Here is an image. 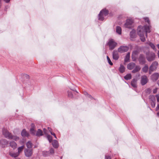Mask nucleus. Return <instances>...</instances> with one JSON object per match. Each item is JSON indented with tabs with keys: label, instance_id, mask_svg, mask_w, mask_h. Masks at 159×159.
Returning <instances> with one entry per match:
<instances>
[{
	"label": "nucleus",
	"instance_id": "f257e3e1",
	"mask_svg": "<svg viewBox=\"0 0 159 159\" xmlns=\"http://www.w3.org/2000/svg\"><path fill=\"white\" fill-rule=\"evenodd\" d=\"M137 30L138 34L140 37L141 41L144 42L145 41L144 35L145 34L147 37V33L150 32L149 26L147 25H145L143 26L140 25L138 27Z\"/></svg>",
	"mask_w": 159,
	"mask_h": 159
},
{
	"label": "nucleus",
	"instance_id": "f03ea898",
	"mask_svg": "<svg viewBox=\"0 0 159 159\" xmlns=\"http://www.w3.org/2000/svg\"><path fill=\"white\" fill-rule=\"evenodd\" d=\"M127 68L129 70H134L132 71L133 73H136L140 71L141 68L139 66L136 65V64L133 62H131L127 65Z\"/></svg>",
	"mask_w": 159,
	"mask_h": 159
},
{
	"label": "nucleus",
	"instance_id": "7ed1b4c3",
	"mask_svg": "<svg viewBox=\"0 0 159 159\" xmlns=\"http://www.w3.org/2000/svg\"><path fill=\"white\" fill-rule=\"evenodd\" d=\"M108 13V10L103 9L101 11L98 15L99 20L102 21L104 19V17L107 15Z\"/></svg>",
	"mask_w": 159,
	"mask_h": 159
},
{
	"label": "nucleus",
	"instance_id": "20e7f679",
	"mask_svg": "<svg viewBox=\"0 0 159 159\" xmlns=\"http://www.w3.org/2000/svg\"><path fill=\"white\" fill-rule=\"evenodd\" d=\"M117 43L113 39H109L107 43V45L110 50L113 49L117 45Z\"/></svg>",
	"mask_w": 159,
	"mask_h": 159
},
{
	"label": "nucleus",
	"instance_id": "39448f33",
	"mask_svg": "<svg viewBox=\"0 0 159 159\" xmlns=\"http://www.w3.org/2000/svg\"><path fill=\"white\" fill-rule=\"evenodd\" d=\"M146 58L149 61H151L155 59V55L152 52H148L146 53Z\"/></svg>",
	"mask_w": 159,
	"mask_h": 159
},
{
	"label": "nucleus",
	"instance_id": "423d86ee",
	"mask_svg": "<svg viewBox=\"0 0 159 159\" xmlns=\"http://www.w3.org/2000/svg\"><path fill=\"white\" fill-rule=\"evenodd\" d=\"M158 65V63L157 61L153 62L149 68V72L150 74L151 72L157 69V66Z\"/></svg>",
	"mask_w": 159,
	"mask_h": 159
},
{
	"label": "nucleus",
	"instance_id": "0eeeda50",
	"mask_svg": "<svg viewBox=\"0 0 159 159\" xmlns=\"http://www.w3.org/2000/svg\"><path fill=\"white\" fill-rule=\"evenodd\" d=\"M2 134L6 138L9 139L11 135V134L10 133L7 129H3L2 130Z\"/></svg>",
	"mask_w": 159,
	"mask_h": 159
},
{
	"label": "nucleus",
	"instance_id": "6e6552de",
	"mask_svg": "<svg viewBox=\"0 0 159 159\" xmlns=\"http://www.w3.org/2000/svg\"><path fill=\"white\" fill-rule=\"evenodd\" d=\"M148 81L147 76L145 75H142L141 77L140 83L142 85L146 84Z\"/></svg>",
	"mask_w": 159,
	"mask_h": 159
},
{
	"label": "nucleus",
	"instance_id": "1a4fd4ad",
	"mask_svg": "<svg viewBox=\"0 0 159 159\" xmlns=\"http://www.w3.org/2000/svg\"><path fill=\"white\" fill-rule=\"evenodd\" d=\"M9 142L7 139H2L0 140V146L2 148L7 147Z\"/></svg>",
	"mask_w": 159,
	"mask_h": 159
},
{
	"label": "nucleus",
	"instance_id": "9d476101",
	"mask_svg": "<svg viewBox=\"0 0 159 159\" xmlns=\"http://www.w3.org/2000/svg\"><path fill=\"white\" fill-rule=\"evenodd\" d=\"M129 48L127 46H121L118 49V51L120 53H123L127 52Z\"/></svg>",
	"mask_w": 159,
	"mask_h": 159
},
{
	"label": "nucleus",
	"instance_id": "9b49d317",
	"mask_svg": "<svg viewBox=\"0 0 159 159\" xmlns=\"http://www.w3.org/2000/svg\"><path fill=\"white\" fill-rule=\"evenodd\" d=\"M24 152L25 156L28 157L31 156L33 153L32 149H25Z\"/></svg>",
	"mask_w": 159,
	"mask_h": 159
},
{
	"label": "nucleus",
	"instance_id": "f8f14e48",
	"mask_svg": "<svg viewBox=\"0 0 159 159\" xmlns=\"http://www.w3.org/2000/svg\"><path fill=\"white\" fill-rule=\"evenodd\" d=\"M133 23V21L130 19H128L126 20V22L124 25V26L126 28H130L131 27V25Z\"/></svg>",
	"mask_w": 159,
	"mask_h": 159
},
{
	"label": "nucleus",
	"instance_id": "ddd939ff",
	"mask_svg": "<svg viewBox=\"0 0 159 159\" xmlns=\"http://www.w3.org/2000/svg\"><path fill=\"white\" fill-rule=\"evenodd\" d=\"M113 58L115 60H117L119 57L118 52L116 50H114L112 52Z\"/></svg>",
	"mask_w": 159,
	"mask_h": 159
},
{
	"label": "nucleus",
	"instance_id": "4468645a",
	"mask_svg": "<svg viewBox=\"0 0 159 159\" xmlns=\"http://www.w3.org/2000/svg\"><path fill=\"white\" fill-rule=\"evenodd\" d=\"M159 77V74L158 73L153 74L151 76V80L153 81H155L158 79Z\"/></svg>",
	"mask_w": 159,
	"mask_h": 159
},
{
	"label": "nucleus",
	"instance_id": "2eb2a0df",
	"mask_svg": "<svg viewBox=\"0 0 159 159\" xmlns=\"http://www.w3.org/2000/svg\"><path fill=\"white\" fill-rule=\"evenodd\" d=\"M139 61L141 64H144L145 62V58L144 55H140L139 59Z\"/></svg>",
	"mask_w": 159,
	"mask_h": 159
},
{
	"label": "nucleus",
	"instance_id": "dca6fc26",
	"mask_svg": "<svg viewBox=\"0 0 159 159\" xmlns=\"http://www.w3.org/2000/svg\"><path fill=\"white\" fill-rule=\"evenodd\" d=\"M138 54V52L137 50L133 51L132 55V58L133 61H135L136 59V56Z\"/></svg>",
	"mask_w": 159,
	"mask_h": 159
},
{
	"label": "nucleus",
	"instance_id": "f3484780",
	"mask_svg": "<svg viewBox=\"0 0 159 159\" xmlns=\"http://www.w3.org/2000/svg\"><path fill=\"white\" fill-rule=\"evenodd\" d=\"M9 144L10 146L14 149L16 148L17 147L16 143L14 141H10Z\"/></svg>",
	"mask_w": 159,
	"mask_h": 159
},
{
	"label": "nucleus",
	"instance_id": "a211bd4d",
	"mask_svg": "<svg viewBox=\"0 0 159 159\" xmlns=\"http://www.w3.org/2000/svg\"><path fill=\"white\" fill-rule=\"evenodd\" d=\"M137 80L136 79H134L131 82V85L134 88H136L137 87Z\"/></svg>",
	"mask_w": 159,
	"mask_h": 159
},
{
	"label": "nucleus",
	"instance_id": "6ab92c4d",
	"mask_svg": "<svg viewBox=\"0 0 159 159\" xmlns=\"http://www.w3.org/2000/svg\"><path fill=\"white\" fill-rule=\"evenodd\" d=\"M21 135L23 137H28L29 134L25 129H23L21 133Z\"/></svg>",
	"mask_w": 159,
	"mask_h": 159
},
{
	"label": "nucleus",
	"instance_id": "aec40b11",
	"mask_svg": "<svg viewBox=\"0 0 159 159\" xmlns=\"http://www.w3.org/2000/svg\"><path fill=\"white\" fill-rule=\"evenodd\" d=\"M35 125L34 124H32L31 125V128L30 129V133L34 135L35 134V131L34 130Z\"/></svg>",
	"mask_w": 159,
	"mask_h": 159
},
{
	"label": "nucleus",
	"instance_id": "412c9836",
	"mask_svg": "<svg viewBox=\"0 0 159 159\" xmlns=\"http://www.w3.org/2000/svg\"><path fill=\"white\" fill-rule=\"evenodd\" d=\"M9 155L11 157L16 158L18 157L19 155L17 152L16 153H12L11 152H9Z\"/></svg>",
	"mask_w": 159,
	"mask_h": 159
},
{
	"label": "nucleus",
	"instance_id": "4be33fe9",
	"mask_svg": "<svg viewBox=\"0 0 159 159\" xmlns=\"http://www.w3.org/2000/svg\"><path fill=\"white\" fill-rule=\"evenodd\" d=\"M52 145L55 148H57L58 147L59 145L58 142L56 140H54Z\"/></svg>",
	"mask_w": 159,
	"mask_h": 159
},
{
	"label": "nucleus",
	"instance_id": "5701e85b",
	"mask_svg": "<svg viewBox=\"0 0 159 159\" xmlns=\"http://www.w3.org/2000/svg\"><path fill=\"white\" fill-rule=\"evenodd\" d=\"M135 30H133L130 33V37L131 38H134L135 37Z\"/></svg>",
	"mask_w": 159,
	"mask_h": 159
},
{
	"label": "nucleus",
	"instance_id": "b1692460",
	"mask_svg": "<svg viewBox=\"0 0 159 159\" xmlns=\"http://www.w3.org/2000/svg\"><path fill=\"white\" fill-rule=\"evenodd\" d=\"M19 139V138L17 136L13 135L11 134L9 139H13L15 141L18 140Z\"/></svg>",
	"mask_w": 159,
	"mask_h": 159
},
{
	"label": "nucleus",
	"instance_id": "393cba45",
	"mask_svg": "<svg viewBox=\"0 0 159 159\" xmlns=\"http://www.w3.org/2000/svg\"><path fill=\"white\" fill-rule=\"evenodd\" d=\"M116 31L119 34H121V27L119 26H117L116 27Z\"/></svg>",
	"mask_w": 159,
	"mask_h": 159
},
{
	"label": "nucleus",
	"instance_id": "a878e982",
	"mask_svg": "<svg viewBox=\"0 0 159 159\" xmlns=\"http://www.w3.org/2000/svg\"><path fill=\"white\" fill-rule=\"evenodd\" d=\"M24 148V145L20 147H19L17 148L18 152V154L20 155V154L21 153L23 150Z\"/></svg>",
	"mask_w": 159,
	"mask_h": 159
},
{
	"label": "nucleus",
	"instance_id": "bb28decb",
	"mask_svg": "<svg viewBox=\"0 0 159 159\" xmlns=\"http://www.w3.org/2000/svg\"><path fill=\"white\" fill-rule=\"evenodd\" d=\"M125 67L123 65H120L119 69V70L120 72L123 73L125 71Z\"/></svg>",
	"mask_w": 159,
	"mask_h": 159
},
{
	"label": "nucleus",
	"instance_id": "cd10ccee",
	"mask_svg": "<svg viewBox=\"0 0 159 159\" xmlns=\"http://www.w3.org/2000/svg\"><path fill=\"white\" fill-rule=\"evenodd\" d=\"M130 53L129 52L127 53L125 59V62H127L129 61L130 58Z\"/></svg>",
	"mask_w": 159,
	"mask_h": 159
},
{
	"label": "nucleus",
	"instance_id": "c85d7f7f",
	"mask_svg": "<svg viewBox=\"0 0 159 159\" xmlns=\"http://www.w3.org/2000/svg\"><path fill=\"white\" fill-rule=\"evenodd\" d=\"M43 135V132L40 129H38L36 135L39 136Z\"/></svg>",
	"mask_w": 159,
	"mask_h": 159
},
{
	"label": "nucleus",
	"instance_id": "c756f323",
	"mask_svg": "<svg viewBox=\"0 0 159 159\" xmlns=\"http://www.w3.org/2000/svg\"><path fill=\"white\" fill-rule=\"evenodd\" d=\"M132 76L130 74H128L126 75L124 77V79L126 80H129L131 78Z\"/></svg>",
	"mask_w": 159,
	"mask_h": 159
},
{
	"label": "nucleus",
	"instance_id": "7c9ffc66",
	"mask_svg": "<svg viewBox=\"0 0 159 159\" xmlns=\"http://www.w3.org/2000/svg\"><path fill=\"white\" fill-rule=\"evenodd\" d=\"M154 50H156V47L154 45V44L151 43L150 42H149L147 43Z\"/></svg>",
	"mask_w": 159,
	"mask_h": 159
},
{
	"label": "nucleus",
	"instance_id": "2f4dec72",
	"mask_svg": "<svg viewBox=\"0 0 159 159\" xmlns=\"http://www.w3.org/2000/svg\"><path fill=\"white\" fill-rule=\"evenodd\" d=\"M148 66L146 65H145L143 68H142V70L143 71L145 72L146 73L148 71Z\"/></svg>",
	"mask_w": 159,
	"mask_h": 159
},
{
	"label": "nucleus",
	"instance_id": "473e14b6",
	"mask_svg": "<svg viewBox=\"0 0 159 159\" xmlns=\"http://www.w3.org/2000/svg\"><path fill=\"white\" fill-rule=\"evenodd\" d=\"M149 98L151 101V102H156L155 98V96L154 95L150 96Z\"/></svg>",
	"mask_w": 159,
	"mask_h": 159
},
{
	"label": "nucleus",
	"instance_id": "72a5a7b5",
	"mask_svg": "<svg viewBox=\"0 0 159 159\" xmlns=\"http://www.w3.org/2000/svg\"><path fill=\"white\" fill-rule=\"evenodd\" d=\"M26 145L27 148H30L32 147V143L30 141H29L26 143Z\"/></svg>",
	"mask_w": 159,
	"mask_h": 159
},
{
	"label": "nucleus",
	"instance_id": "f704fd0d",
	"mask_svg": "<svg viewBox=\"0 0 159 159\" xmlns=\"http://www.w3.org/2000/svg\"><path fill=\"white\" fill-rule=\"evenodd\" d=\"M47 138L48 140H49V142H51L52 139V137L50 135H47Z\"/></svg>",
	"mask_w": 159,
	"mask_h": 159
},
{
	"label": "nucleus",
	"instance_id": "c9c22d12",
	"mask_svg": "<svg viewBox=\"0 0 159 159\" xmlns=\"http://www.w3.org/2000/svg\"><path fill=\"white\" fill-rule=\"evenodd\" d=\"M49 152L48 151H43V154L44 156H47L49 155Z\"/></svg>",
	"mask_w": 159,
	"mask_h": 159
},
{
	"label": "nucleus",
	"instance_id": "e433bc0d",
	"mask_svg": "<svg viewBox=\"0 0 159 159\" xmlns=\"http://www.w3.org/2000/svg\"><path fill=\"white\" fill-rule=\"evenodd\" d=\"M107 61H108V62L109 64L110 65H111V66L112 65H113V63L111 62V60L109 58V57H108V56H107Z\"/></svg>",
	"mask_w": 159,
	"mask_h": 159
},
{
	"label": "nucleus",
	"instance_id": "4c0bfd02",
	"mask_svg": "<svg viewBox=\"0 0 159 159\" xmlns=\"http://www.w3.org/2000/svg\"><path fill=\"white\" fill-rule=\"evenodd\" d=\"M68 96L70 98H73V95L72 94V92L71 91L68 92Z\"/></svg>",
	"mask_w": 159,
	"mask_h": 159
},
{
	"label": "nucleus",
	"instance_id": "58836bf2",
	"mask_svg": "<svg viewBox=\"0 0 159 159\" xmlns=\"http://www.w3.org/2000/svg\"><path fill=\"white\" fill-rule=\"evenodd\" d=\"M49 152L51 154H53L54 153V150L53 148H51L49 150Z\"/></svg>",
	"mask_w": 159,
	"mask_h": 159
},
{
	"label": "nucleus",
	"instance_id": "ea45409f",
	"mask_svg": "<svg viewBox=\"0 0 159 159\" xmlns=\"http://www.w3.org/2000/svg\"><path fill=\"white\" fill-rule=\"evenodd\" d=\"M151 105L153 108L156 105V102H151Z\"/></svg>",
	"mask_w": 159,
	"mask_h": 159
},
{
	"label": "nucleus",
	"instance_id": "a19ab883",
	"mask_svg": "<svg viewBox=\"0 0 159 159\" xmlns=\"http://www.w3.org/2000/svg\"><path fill=\"white\" fill-rule=\"evenodd\" d=\"M84 94L85 95H87L88 97L89 98H90L91 99H92V98H92V97L90 95H89L88 94V93H87L86 92H85L84 93Z\"/></svg>",
	"mask_w": 159,
	"mask_h": 159
},
{
	"label": "nucleus",
	"instance_id": "79ce46f5",
	"mask_svg": "<svg viewBox=\"0 0 159 159\" xmlns=\"http://www.w3.org/2000/svg\"><path fill=\"white\" fill-rule=\"evenodd\" d=\"M144 19L145 20V21L148 22V23H149V20L148 18L146 17V18H144Z\"/></svg>",
	"mask_w": 159,
	"mask_h": 159
},
{
	"label": "nucleus",
	"instance_id": "37998d69",
	"mask_svg": "<svg viewBox=\"0 0 159 159\" xmlns=\"http://www.w3.org/2000/svg\"><path fill=\"white\" fill-rule=\"evenodd\" d=\"M158 88H156L155 89H154L153 91V93H157V91Z\"/></svg>",
	"mask_w": 159,
	"mask_h": 159
},
{
	"label": "nucleus",
	"instance_id": "c03bdc74",
	"mask_svg": "<svg viewBox=\"0 0 159 159\" xmlns=\"http://www.w3.org/2000/svg\"><path fill=\"white\" fill-rule=\"evenodd\" d=\"M151 92V89L150 88L146 90V92L147 93H149Z\"/></svg>",
	"mask_w": 159,
	"mask_h": 159
},
{
	"label": "nucleus",
	"instance_id": "a18cd8bd",
	"mask_svg": "<svg viewBox=\"0 0 159 159\" xmlns=\"http://www.w3.org/2000/svg\"><path fill=\"white\" fill-rule=\"evenodd\" d=\"M156 97L157 98V101L158 102H159V94H157L156 95Z\"/></svg>",
	"mask_w": 159,
	"mask_h": 159
},
{
	"label": "nucleus",
	"instance_id": "49530a36",
	"mask_svg": "<svg viewBox=\"0 0 159 159\" xmlns=\"http://www.w3.org/2000/svg\"><path fill=\"white\" fill-rule=\"evenodd\" d=\"M105 158V159H111V157L108 155H106Z\"/></svg>",
	"mask_w": 159,
	"mask_h": 159
},
{
	"label": "nucleus",
	"instance_id": "de8ad7c7",
	"mask_svg": "<svg viewBox=\"0 0 159 159\" xmlns=\"http://www.w3.org/2000/svg\"><path fill=\"white\" fill-rule=\"evenodd\" d=\"M43 130L44 134L46 135H47V130L46 129H44Z\"/></svg>",
	"mask_w": 159,
	"mask_h": 159
},
{
	"label": "nucleus",
	"instance_id": "09e8293b",
	"mask_svg": "<svg viewBox=\"0 0 159 159\" xmlns=\"http://www.w3.org/2000/svg\"><path fill=\"white\" fill-rule=\"evenodd\" d=\"M156 109V111H158V110H159V104L157 105Z\"/></svg>",
	"mask_w": 159,
	"mask_h": 159
},
{
	"label": "nucleus",
	"instance_id": "8fccbe9b",
	"mask_svg": "<svg viewBox=\"0 0 159 159\" xmlns=\"http://www.w3.org/2000/svg\"><path fill=\"white\" fill-rule=\"evenodd\" d=\"M51 134L52 135H53V136H54V137L56 138L57 139V137H56V135H55V134L54 133H52V132H51Z\"/></svg>",
	"mask_w": 159,
	"mask_h": 159
},
{
	"label": "nucleus",
	"instance_id": "3c124183",
	"mask_svg": "<svg viewBox=\"0 0 159 159\" xmlns=\"http://www.w3.org/2000/svg\"><path fill=\"white\" fill-rule=\"evenodd\" d=\"M4 1L7 3H8L10 2V0H4Z\"/></svg>",
	"mask_w": 159,
	"mask_h": 159
},
{
	"label": "nucleus",
	"instance_id": "603ef678",
	"mask_svg": "<svg viewBox=\"0 0 159 159\" xmlns=\"http://www.w3.org/2000/svg\"><path fill=\"white\" fill-rule=\"evenodd\" d=\"M48 129L49 130V131L50 132V133H51V132H52L51 131V129L50 128L48 127Z\"/></svg>",
	"mask_w": 159,
	"mask_h": 159
},
{
	"label": "nucleus",
	"instance_id": "864d4df0",
	"mask_svg": "<svg viewBox=\"0 0 159 159\" xmlns=\"http://www.w3.org/2000/svg\"><path fill=\"white\" fill-rule=\"evenodd\" d=\"M157 55H158V57L159 58V51H158Z\"/></svg>",
	"mask_w": 159,
	"mask_h": 159
},
{
	"label": "nucleus",
	"instance_id": "5fc2aeb1",
	"mask_svg": "<svg viewBox=\"0 0 159 159\" xmlns=\"http://www.w3.org/2000/svg\"><path fill=\"white\" fill-rule=\"evenodd\" d=\"M157 116L159 117V112L157 113Z\"/></svg>",
	"mask_w": 159,
	"mask_h": 159
},
{
	"label": "nucleus",
	"instance_id": "6e6d98bb",
	"mask_svg": "<svg viewBox=\"0 0 159 159\" xmlns=\"http://www.w3.org/2000/svg\"><path fill=\"white\" fill-rule=\"evenodd\" d=\"M157 46L158 48L159 49V44L157 45Z\"/></svg>",
	"mask_w": 159,
	"mask_h": 159
},
{
	"label": "nucleus",
	"instance_id": "4d7b16f0",
	"mask_svg": "<svg viewBox=\"0 0 159 159\" xmlns=\"http://www.w3.org/2000/svg\"><path fill=\"white\" fill-rule=\"evenodd\" d=\"M140 76V74H138V76Z\"/></svg>",
	"mask_w": 159,
	"mask_h": 159
},
{
	"label": "nucleus",
	"instance_id": "13d9d810",
	"mask_svg": "<svg viewBox=\"0 0 159 159\" xmlns=\"http://www.w3.org/2000/svg\"><path fill=\"white\" fill-rule=\"evenodd\" d=\"M16 159H20L19 158H16Z\"/></svg>",
	"mask_w": 159,
	"mask_h": 159
}]
</instances>
